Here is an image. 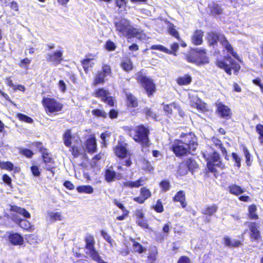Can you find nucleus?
<instances>
[{
	"label": "nucleus",
	"mask_w": 263,
	"mask_h": 263,
	"mask_svg": "<svg viewBox=\"0 0 263 263\" xmlns=\"http://www.w3.org/2000/svg\"><path fill=\"white\" fill-rule=\"evenodd\" d=\"M92 115L96 117L106 118L107 114L104 111L100 109H94L92 111Z\"/></svg>",
	"instance_id": "a18cd8bd"
},
{
	"label": "nucleus",
	"mask_w": 263,
	"mask_h": 263,
	"mask_svg": "<svg viewBox=\"0 0 263 263\" xmlns=\"http://www.w3.org/2000/svg\"><path fill=\"white\" fill-rule=\"evenodd\" d=\"M16 116L17 118L19 119V120L21 121H24L29 123H32L33 122L32 119L25 115L18 113L17 114Z\"/></svg>",
	"instance_id": "37998d69"
},
{
	"label": "nucleus",
	"mask_w": 263,
	"mask_h": 263,
	"mask_svg": "<svg viewBox=\"0 0 263 263\" xmlns=\"http://www.w3.org/2000/svg\"><path fill=\"white\" fill-rule=\"evenodd\" d=\"M175 104L173 103L169 105H166L164 106V110L168 114H171L172 109L173 108H175Z\"/></svg>",
	"instance_id": "680f3d73"
},
{
	"label": "nucleus",
	"mask_w": 263,
	"mask_h": 263,
	"mask_svg": "<svg viewBox=\"0 0 263 263\" xmlns=\"http://www.w3.org/2000/svg\"><path fill=\"white\" fill-rule=\"evenodd\" d=\"M86 148L89 153H93L97 149L96 140L95 137H91L86 141Z\"/></svg>",
	"instance_id": "393cba45"
},
{
	"label": "nucleus",
	"mask_w": 263,
	"mask_h": 263,
	"mask_svg": "<svg viewBox=\"0 0 263 263\" xmlns=\"http://www.w3.org/2000/svg\"><path fill=\"white\" fill-rule=\"evenodd\" d=\"M108 95H109L108 91L103 88L99 89L96 92V96L101 98L103 101L105 100Z\"/></svg>",
	"instance_id": "a19ab883"
},
{
	"label": "nucleus",
	"mask_w": 263,
	"mask_h": 263,
	"mask_svg": "<svg viewBox=\"0 0 263 263\" xmlns=\"http://www.w3.org/2000/svg\"><path fill=\"white\" fill-rule=\"evenodd\" d=\"M147 179L145 177H140L139 179L136 181H127L123 182V185L125 187L129 188H138L140 186L144 185Z\"/></svg>",
	"instance_id": "dca6fc26"
},
{
	"label": "nucleus",
	"mask_w": 263,
	"mask_h": 263,
	"mask_svg": "<svg viewBox=\"0 0 263 263\" xmlns=\"http://www.w3.org/2000/svg\"><path fill=\"white\" fill-rule=\"evenodd\" d=\"M116 30L120 36L127 37H136L140 40H145L146 35L140 30L134 28L130 24L129 21L126 19H121L115 23Z\"/></svg>",
	"instance_id": "f03ea898"
},
{
	"label": "nucleus",
	"mask_w": 263,
	"mask_h": 263,
	"mask_svg": "<svg viewBox=\"0 0 263 263\" xmlns=\"http://www.w3.org/2000/svg\"><path fill=\"white\" fill-rule=\"evenodd\" d=\"M217 209L218 207L216 205H209L202 210V213L204 215L212 216L216 212Z\"/></svg>",
	"instance_id": "cd10ccee"
},
{
	"label": "nucleus",
	"mask_w": 263,
	"mask_h": 263,
	"mask_svg": "<svg viewBox=\"0 0 263 263\" xmlns=\"http://www.w3.org/2000/svg\"><path fill=\"white\" fill-rule=\"evenodd\" d=\"M132 241L133 242V248L135 252H138L140 254H141L144 252L145 249L141 244L133 239L132 240Z\"/></svg>",
	"instance_id": "c9c22d12"
},
{
	"label": "nucleus",
	"mask_w": 263,
	"mask_h": 263,
	"mask_svg": "<svg viewBox=\"0 0 263 263\" xmlns=\"http://www.w3.org/2000/svg\"><path fill=\"white\" fill-rule=\"evenodd\" d=\"M10 211L22 215L24 218H30V213L24 208L13 205L11 206Z\"/></svg>",
	"instance_id": "b1692460"
},
{
	"label": "nucleus",
	"mask_w": 263,
	"mask_h": 263,
	"mask_svg": "<svg viewBox=\"0 0 263 263\" xmlns=\"http://www.w3.org/2000/svg\"><path fill=\"white\" fill-rule=\"evenodd\" d=\"M228 190L231 194L235 196H239L245 192V190L243 188L236 184H230Z\"/></svg>",
	"instance_id": "6ab92c4d"
},
{
	"label": "nucleus",
	"mask_w": 263,
	"mask_h": 263,
	"mask_svg": "<svg viewBox=\"0 0 263 263\" xmlns=\"http://www.w3.org/2000/svg\"><path fill=\"white\" fill-rule=\"evenodd\" d=\"M207 166L211 172H216V167L223 169L224 164L222 162L219 154L216 152L213 153L210 157L207 159Z\"/></svg>",
	"instance_id": "6e6552de"
},
{
	"label": "nucleus",
	"mask_w": 263,
	"mask_h": 263,
	"mask_svg": "<svg viewBox=\"0 0 263 263\" xmlns=\"http://www.w3.org/2000/svg\"><path fill=\"white\" fill-rule=\"evenodd\" d=\"M217 106V111L221 117L226 119L231 118V109L228 106L221 103H218Z\"/></svg>",
	"instance_id": "a211bd4d"
},
{
	"label": "nucleus",
	"mask_w": 263,
	"mask_h": 263,
	"mask_svg": "<svg viewBox=\"0 0 263 263\" xmlns=\"http://www.w3.org/2000/svg\"><path fill=\"white\" fill-rule=\"evenodd\" d=\"M90 258L96 261V262H97V263H108L107 262L104 261L101 258L99 253L95 255H93V256Z\"/></svg>",
	"instance_id": "052dcab7"
},
{
	"label": "nucleus",
	"mask_w": 263,
	"mask_h": 263,
	"mask_svg": "<svg viewBox=\"0 0 263 263\" xmlns=\"http://www.w3.org/2000/svg\"><path fill=\"white\" fill-rule=\"evenodd\" d=\"M221 7L217 4H214L212 11L215 14H220L221 12Z\"/></svg>",
	"instance_id": "69168bd1"
},
{
	"label": "nucleus",
	"mask_w": 263,
	"mask_h": 263,
	"mask_svg": "<svg viewBox=\"0 0 263 263\" xmlns=\"http://www.w3.org/2000/svg\"><path fill=\"white\" fill-rule=\"evenodd\" d=\"M9 239L14 245H21L23 242V237L18 233L10 234L9 236Z\"/></svg>",
	"instance_id": "5701e85b"
},
{
	"label": "nucleus",
	"mask_w": 263,
	"mask_h": 263,
	"mask_svg": "<svg viewBox=\"0 0 263 263\" xmlns=\"http://www.w3.org/2000/svg\"><path fill=\"white\" fill-rule=\"evenodd\" d=\"M223 240L224 245L229 247H238L241 245V242L239 240H234V245H232V240L228 236L224 237Z\"/></svg>",
	"instance_id": "c85d7f7f"
},
{
	"label": "nucleus",
	"mask_w": 263,
	"mask_h": 263,
	"mask_svg": "<svg viewBox=\"0 0 263 263\" xmlns=\"http://www.w3.org/2000/svg\"><path fill=\"white\" fill-rule=\"evenodd\" d=\"M136 78L146 90L149 97L153 95L156 90V86L152 79L145 76L142 72H138L136 74Z\"/></svg>",
	"instance_id": "423d86ee"
},
{
	"label": "nucleus",
	"mask_w": 263,
	"mask_h": 263,
	"mask_svg": "<svg viewBox=\"0 0 263 263\" xmlns=\"http://www.w3.org/2000/svg\"><path fill=\"white\" fill-rule=\"evenodd\" d=\"M42 103L46 108V111L50 113L60 111L63 108V105L61 103L52 98H44Z\"/></svg>",
	"instance_id": "1a4fd4ad"
},
{
	"label": "nucleus",
	"mask_w": 263,
	"mask_h": 263,
	"mask_svg": "<svg viewBox=\"0 0 263 263\" xmlns=\"http://www.w3.org/2000/svg\"><path fill=\"white\" fill-rule=\"evenodd\" d=\"M71 134L70 130H67L64 134L63 139L66 146L70 147L71 144Z\"/></svg>",
	"instance_id": "f704fd0d"
},
{
	"label": "nucleus",
	"mask_w": 263,
	"mask_h": 263,
	"mask_svg": "<svg viewBox=\"0 0 263 263\" xmlns=\"http://www.w3.org/2000/svg\"><path fill=\"white\" fill-rule=\"evenodd\" d=\"M151 49L153 50H158L168 54H172V52L170 50L160 45H153L151 47Z\"/></svg>",
	"instance_id": "79ce46f5"
},
{
	"label": "nucleus",
	"mask_w": 263,
	"mask_h": 263,
	"mask_svg": "<svg viewBox=\"0 0 263 263\" xmlns=\"http://www.w3.org/2000/svg\"><path fill=\"white\" fill-rule=\"evenodd\" d=\"M110 136V133L108 132H105L101 135L100 138L102 140L103 144L104 146H106V138L107 137H109Z\"/></svg>",
	"instance_id": "bf43d9fd"
},
{
	"label": "nucleus",
	"mask_w": 263,
	"mask_h": 263,
	"mask_svg": "<svg viewBox=\"0 0 263 263\" xmlns=\"http://www.w3.org/2000/svg\"><path fill=\"white\" fill-rule=\"evenodd\" d=\"M198 167V164L196 162L191 159L189 158L185 161V162L181 163L179 166V172L181 174H185L187 172L186 170L187 168L188 170L193 172Z\"/></svg>",
	"instance_id": "f8f14e48"
},
{
	"label": "nucleus",
	"mask_w": 263,
	"mask_h": 263,
	"mask_svg": "<svg viewBox=\"0 0 263 263\" xmlns=\"http://www.w3.org/2000/svg\"><path fill=\"white\" fill-rule=\"evenodd\" d=\"M176 81L179 85H188L192 82V77L189 74H186L183 77H178Z\"/></svg>",
	"instance_id": "a878e982"
},
{
	"label": "nucleus",
	"mask_w": 263,
	"mask_h": 263,
	"mask_svg": "<svg viewBox=\"0 0 263 263\" xmlns=\"http://www.w3.org/2000/svg\"><path fill=\"white\" fill-rule=\"evenodd\" d=\"M63 51L62 50H56L53 53L48 54L47 55V61L51 62L54 65H57L63 61Z\"/></svg>",
	"instance_id": "ddd939ff"
},
{
	"label": "nucleus",
	"mask_w": 263,
	"mask_h": 263,
	"mask_svg": "<svg viewBox=\"0 0 263 263\" xmlns=\"http://www.w3.org/2000/svg\"><path fill=\"white\" fill-rule=\"evenodd\" d=\"M160 186L163 192H166L170 190L171 185L168 181L164 180L160 183Z\"/></svg>",
	"instance_id": "c03bdc74"
},
{
	"label": "nucleus",
	"mask_w": 263,
	"mask_h": 263,
	"mask_svg": "<svg viewBox=\"0 0 263 263\" xmlns=\"http://www.w3.org/2000/svg\"><path fill=\"white\" fill-rule=\"evenodd\" d=\"M152 195L151 191L145 187H141L140 191V196L134 198V200L138 203L142 204Z\"/></svg>",
	"instance_id": "2eb2a0df"
},
{
	"label": "nucleus",
	"mask_w": 263,
	"mask_h": 263,
	"mask_svg": "<svg viewBox=\"0 0 263 263\" xmlns=\"http://www.w3.org/2000/svg\"><path fill=\"white\" fill-rule=\"evenodd\" d=\"M188 62L194 63L197 65L209 63L208 58L206 56L204 50L197 48L191 50L186 57Z\"/></svg>",
	"instance_id": "20e7f679"
},
{
	"label": "nucleus",
	"mask_w": 263,
	"mask_h": 263,
	"mask_svg": "<svg viewBox=\"0 0 263 263\" xmlns=\"http://www.w3.org/2000/svg\"><path fill=\"white\" fill-rule=\"evenodd\" d=\"M136 222L140 227L143 228L147 229L148 228V224L144 217L141 218V219H138L136 220Z\"/></svg>",
	"instance_id": "603ef678"
},
{
	"label": "nucleus",
	"mask_w": 263,
	"mask_h": 263,
	"mask_svg": "<svg viewBox=\"0 0 263 263\" xmlns=\"http://www.w3.org/2000/svg\"><path fill=\"white\" fill-rule=\"evenodd\" d=\"M115 153L118 157L123 158L127 154V149L122 144L118 143L115 148Z\"/></svg>",
	"instance_id": "aec40b11"
},
{
	"label": "nucleus",
	"mask_w": 263,
	"mask_h": 263,
	"mask_svg": "<svg viewBox=\"0 0 263 263\" xmlns=\"http://www.w3.org/2000/svg\"><path fill=\"white\" fill-rule=\"evenodd\" d=\"M106 48L107 50L109 51H114L115 50L116 48V46L115 45V44L110 41H108L106 43Z\"/></svg>",
	"instance_id": "5fc2aeb1"
},
{
	"label": "nucleus",
	"mask_w": 263,
	"mask_h": 263,
	"mask_svg": "<svg viewBox=\"0 0 263 263\" xmlns=\"http://www.w3.org/2000/svg\"><path fill=\"white\" fill-rule=\"evenodd\" d=\"M232 158L233 160L235 162L236 164L238 167H239L240 166L241 163V159L238 156V155L235 153H233L232 154Z\"/></svg>",
	"instance_id": "6e6d98bb"
},
{
	"label": "nucleus",
	"mask_w": 263,
	"mask_h": 263,
	"mask_svg": "<svg viewBox=\"0 0 263 263\" xmlns=\"http://www.w3.org/2000/svg\"><path fill=\"white\" fill-rule=\"evenodd\" d=\"M85 254L90 258L98 253L95 248V240L93 236L87 235L85 237Z\"/></svg>",
	"instance_id": "9b49d317"
},
{
	"label": "nucleus",
	"mask_w": 263,
	"mask_h": 263,
	"mask_svg": "<svg viewBox=\"0 0 263 263\" xmlns=\"http://www.w3.org/2000/svg\"><path fill=\"white\" fill-rule=\"evenodd\" d=\"M245 224L247 225L250 229L251 238L255 240H258L260 237V232L258 230V224L252 222H246Z\"/></svg>",
	"instance_id": "4468645a"
},
{
	"label": "nucleus",
	"mask_w": 263,
	"mask_h": 263,
	"mask_svg": "<svg viewBox=\"0 0 263 263\" xmlns=\"http://www.w3.org/2000/svg\"><path fill=\"white\" fill-rule=\"evenodd\" d=\"M102 236L105 239L110 245L111 247H113L115 245V241L111 238L109 235L106 232L102 231L101 232Z\"/></svg>",
	"instance_id": "ea45409f"
},
{
	"label": "nucleus",
	"mask_w": 263,
	"mask_h": 263,
	"mask_svg": "<svg viewBox=\"0 0 263 263\" xmlns=\"http://www.w3.org/2000/svg\"><path fill=\"white\" fill-rule=\"evenodd\" d=\"M19 226L23 229L28 230L30 228L31 224L28 221L22 219L18 223Z\"/></svg>",
	"instance_id": "8fccbe9b"
},
{
	"label": "nucleus",
	"mask_w": 263,
	"mask_h": 263,
	"mask_svg": "<svg viewBox=\"0 0 263 263\" xmlns=\"http://www.w3.org/2000/svg\"><path fill=\"white\" fill-rule=\"evenodd\" d=\"M143 112L147 117H151L153 119H156V115L151 110V109L146 107L143 109Z\"/></svg>",
	"instance_id": "09e8293b"
},
{
	"label": "nucleus",
	"mask_w": 263,
	"mask_h": 263,
	"mask_svg": "<svg viewBox=\"0 0 263 263\" xmlns=\"http://www.w3.org/2000/svg\"><path fill=\"white\" fill-rule=\"evenodd\" d=\"M42 157L44 162L46 163H53L54 160L51 157V155L48 153V151H44L43 152Z\"/></svg>",
	"instance_id": "e433bc0d"
},
{
	"label": "nucleus",
	"mask_w": 263,
	"mask_h": 263,
	"mask_svg": "<svg viewBox=\"0 0 263 263\" xmlns=\"http://www.w3.org/2000/svg\"><path fill=\"white\" fill-rule=\"evenodd\" d=\"M177 263H190V260L189 257L183 256L179 258Z\"/></svg>",
	"instance_id": "774afa93"
},
{
	"label": "nucleus",
	"mask_w": 263,
	"mask_h": 263,
	"mask_svg": "<svg viewBox=\"0 0 263 263\" xmlns=\"http://www.w3.org/2000/svg\"><path fill=\"white\" fill-rule=\"evenodd\" d=\"M79 193L91 194L93 192V189L90 185H81L77 188Z\"/></svg>",
	"instance_id": "7c9ffc66"
},
{
	"label": "nucleus",
	"mask_w": 263,
	"mask_h": 263,
	"mask_svg": "<svg viewBox=\"0 0 263 263\" xmlns=\"http://www.w3.org/2000/svg\"><path fill=\"white\" fill-rule=\"evenodd\" d=\"M216 65L224 70L230 75L231 74L232 69H234L235 72H237L240 68V66L229 55L225 57L223 60H218Z\"/></svg>",
	"instance_id": "0eeeda50"
},
{
	"label": "nucleus",
	"mask_w": 263,
	"mask_h": 263,
	"mask_svg": "<svg viewBox=\"0 0 263 263\" xmlns=\"http://www.w3.org/2000/svg\"><path fill=\"white\" fill-rule=\"evenodd\" d=\"M181 139L175 141L172 147L177 156H182L195 151L198 146L197 138L192 133L182 134Z\"/></svg>",
	"instance_id": "f257e3e1"
},
{
	"label": "nucleus",
	"mask_w": 263,
	"mask_h": 263,
	"mask_svg": "<svg viewBox=\"0 0 263 263\" xmlns=\"http://www.w3.org/2000/svg\"><path fill=\"white\" fill-rule=\"evenodd\" d=\"M47 215L49 216L50 220L52 221H60L63 219L61 212H47Z\"/></svg>",
	"instance_id": "c756f323"
},
{
	"label": "nucleus",
	"mask_w": 263,
	"mask_h": 263,
	"mask_svg": "<svg viewBox=\"0 0 263 263\" xmlns=\"http://www.w3.org/2000/svg\"><path fill=\"white\" fill-rule=\"evenodd\" d=\"M121 67L125 71H128L133 68L132 62L129 59L124 60L121 63Z\"/></svg>",
	"instance_id": "4c0bfd02"
},
{
	"label": "nucleus",
	"mask_w": 263,
	"mask_h": 263,
	"mask_svg": "<svg viewBox=\"0 0 263 263\" xmlns=\"http://www.w3.org/2000/svg\"><path fill=\"white\" fill-rule=\"evenodd\" d=\"M21 153L28 158H31L33 153L30 149H24L21 151Z\"/></svg>",
	"instance_id": "e2e57ef3"
},
{
	"label": "nucleus",
	"mask_w": 263,
	"mask_h": 263,
	"mask_svg": "<svg viewBox=\"0 0 263 263\" xmlns=\"http://www.w3.org/2000/svg\"><path fill=\"white\" fill-rule=\"evenodd\" d=\"M212 142L214 144V145L217 147H218L220 149L223 156H227V151L224 147H223L222 145V143L220 140L217 139L216 137H213L212 139Z\"/></svg>",
	"instance_id": "473e14b6"
},
{
	"label": "nucleus",
	"mask_w": 263,
	"mask_h": 263,
	"mask_svg": "<svg viewBox=\"0 0 263 263\" xmlns=\"http://www.w3.org/2000/svg\"><path fill=\"white\" fill-rule=\"evenodd\" d=\"M190 105L201 111L206 110V104L198 97L197 92L192 91L189 93Z\"/></svg>",
	"instance_id": "9d476101"
},
{
	"label": "nucleus",
	"mask_w": 263,
	"mask_h": 263,
	"mask_svg": "<svg viewBox=\"0 0 263 263\" xmlns=\"http://www.w3.org/2000/svg\"><path fill=\"white\" fill-rule=\"evenodd\" d=\"M155 210L159 213H161L163 211V207L162 203L160 200H158L155 205L154 206Z\"/></svg>",
	"instance_id": "864d4df0"
},
{
	"label": "nucleus",
	"mask_w": 263,
	"mask_h": 263,
	"mask_svg": "<svg viewBox=\"0 0 263 263\" xmlns=\"http://www.w3.org/2000/svg\"><path fill=\"white\" fill-rule=\"evenodd\" d=\"M207 40L210 45H214L217 43V41H219L227 51L234 58L240 62H242L241 59L237 53L234 51L232 46L229 44L228 41L223 34L215 32H209L207 35Z\"/></svg>",
	"instance_id": "7ed1b4c3"
},
{
	"label": "nucleus",
	"mask_w": 263,
	"mask_h": 263,
	"mask_svg": "<svg viewBox=\"0 0 263 263\" xmlns=\"http://www.w3.org/2000/svg\"><path fill=\"white\" fill-rule=\"evenodd\" d=\"M168 32L169 33L172 35V36L175 37L176 38L179 39V33L178 31L176 30V29L175 28V26H174L173 25H171L168 27Z\"/></svg>",
	"instance_id": "de8ad7c7"
},
{
	"label": "nucleus",
	"mask_w": 263,
	"mask_h": 263,
	"mask_svg": "<svg viewBox=\"0 0 263 263\" xmlns=\"http://www.w3.org/2000/svg\"><path fill=\"white\" fill-rule=\"evenodd\" d=\"M33 145L34 146L36 147L37 148H39V151L42 153V154L43 153V152L44 151L47 150L46 148H45L43 146V144L41 142H35V143H33Z\"/></svg>",
	"instance_id": "338daca9"
},
{
	"label": "nucleus",
	"mask_w": 263,
	"mask_h": 263,
	"mask_svg": "<svg viewBox=\"0 0 263 263\" xmlns=\"http://www.w3.org/2000/svg\"><path fill=\"white\" fill-rule=\"evenodd\" d=\"M174 201H178L180 202L182 208H185L186 206L185 202V195L184 191H180L178 192L173 198Z\"/></svg>",
	"instance_id": "4be33fe9"
},
{
	"label": "nucleus",
	"mask_w": 263,
	"mask_h": 263,
	"mask_svg": "<svg viewBox=\"0 0 263 263\" xmlns=\"http://www.w3.org/2000/svg\"><path fill=\"white\" fill-rule=\"evenodd\" d=\"M157 250L155 247L152 249L151 252L148 256V263H156L155 261L157 259Z\"/></svg>",
	"instance_id": "72a5a7b5"
},
{
	"label": "nucleus",
	"mask_w": 263,
	"mask_h": 263,
	"mask_svg": "<svg viewBox=\"0 0 263 263\" xmlns=\"http://www.w3.org/2000/svg\"><path fill=\"white\" fill-rule=\"evenodd\" d=\"M106 76L110 75L111 73V69L107 65H104L102 67V71H101Z\"/></svg>",
	"instance_id": "0e129e2a"
},
{
	"label": "nucleus",
	"mask_w": 263,
	"mask_h": 263,
	"mask_svg": "<svg viewBox=\"0 0 263 263\" xmlns=\"http://www.w3.org/2000/svg\"><path fill=\"white\" fill-rule=\"evenodd\" d=\"M128 104L133 107H135L138 105V101L135 97L130 93L126 94Z\"/></svg>",
	"instance_id": "58836bf2"
},
{
	"label": "nucleus",
	"mask_w": 263,
	"mask_h": 263,
	"mask_svg": "<svg viewBox=\"0 0 263 263\" xmlns=\"http://www.w3.org/2000/svg\"><path fill=\"white\" fill-rule=\"evenodd\" d=\"M144 215L142 210L138 209L135 212V216L136 218V220L138 219H141V218L144 217Z\"/></svg>",
	"instance_id": "13d9d810"
},
{
	"label": "nucleus",
	"mask_w": 263,
	"mask_h": 263,
	"mask_svg": "<svg viewBox=\"0 0 263 263\" xmlns=\"http://www.w3.org/2000/svg\"><path fill=\"white\" fill-rule=\"evenodd\" d=\"M107 77L102 71H99L94 80V84L97 85L99 84H102L104 82L105 78Z\"/></svg>",
	"instance_id": "2f4dec72"
},
{
	"label": "nucleus",
	"mask_w": 263,
	"mask_h": 263,
	"mask_svg": "<svg viewBox=\"0 0 263 263\" xmlns=\"http://www.w3.org/2000/svg\"><path fill=\"white\" fill-rule=\"evenodd\" d=\"M104 177L107 182H111L115 181L116 179H120L121 177L120 174H117L112 168L110 167L106 170Z\"/></svg>",
	"instance_id": "f3484780"
},
{
	"label": "nucleus",
	"mask_w": 263,
	"mask_h": 263,
	"mask_svg": "<svg viewBox=\"0 0 263 263\" xmlns=\"http://www.w3.org/2000/svg\"><path fill=\"white\" fill-rule=\"evenodd\" d=\"M203 36V32L201 30H197L195 31L192 37V43L197 45L201 44Z\"/></svg>",
	"instance_id": "412c9836"
},
{
	"label": "nucleus",
	"mask_w": 263,
	"mask_h": 263,
	"mask_svg": "<svg viewBox=\"0 0 263 263\" xmlns=\"http://www.w3.org/2000/svg\"><path fill=\"white\" fill-rule=\"evenodd\" d=\"M82 63L85 71L87 72L88 68L95 65V60L93 58H87L84 60Z\"/></svg>",
	"instance_id": "bb28decb"
},
{
	"label": "nucleus",
	"mask_w": 263,
	"mask_h": 263,
	"mask_svg": "<svg viewBox=\"0 0 263 263\" xmlns=\"http://www.w3.org/2000/svg\"><path fill=\"white\" fill-rule=\"evenodd\" d=\"M103 101L110 106H114L115 102L114 98L109 96V95L105 99V100H103Z\"/></svg>",
	"instance_id": "4d7b16f0"
},
{
	"label": "nucleus",
	"mask_w": 263,
	"mask_h": 263,
	"mask_svg": "<svg viewBox=\"0 0 263 263\" xmlns=\"http://www.w3.org/2000/svg\"><path fill=\"white\" fill-rule=\"evenodd\" d=\"M256 211V208L255 205H251L249 208V212L250 213V217L252 219H257L258 216L256 214L255 212Z\"/></svg>",
	"instance_id": "49530a36"
},
{
	"label": "nucleus",
	"mask_w": 263,
	"mask_h": 263,
	"mask_svg": "<svg viewBox=\"0 0 263 263\" xmlns=\"http://www.w3.org/2000/svg\"><path fill=\"white\" fill-rule=\"evenodd\" d=\"M0 167L3 169L11 170L13 168V164L10 162H0Z\"/></svg>",
	"instance_id": "3c124183"
},
{
	"label": "nucleus",
	"mask_w": 263,
	"mask_h": 263,
	"mask_svg": "<svg viewBox=\"0 0 263 263\" xmlns=\"http://www.w3.org/2000/svg\"><path fill=\"white\" fill-rule=\"evenodd\" d=\"M148 135V129L143 125H140L135 130L130 131V135H133L134 139L145 146H148L149 144Z\"/></svg>",
	"instance_id": "39448f33"
}]
</instances>
